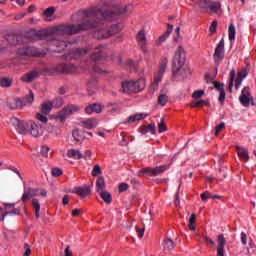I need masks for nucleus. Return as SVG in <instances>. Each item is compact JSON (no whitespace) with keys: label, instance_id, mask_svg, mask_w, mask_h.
Returning a JSON list of instances; mask_svg holds the SVG:
<instances>
[{"label":"nucleus","instance_id":"f257e3e1","mask_svg":"<svg viewBox=\"0 0 256 256\" xmlns=\"http://www.w3.org/2000/svg\"><path fill=\"white\" fill-rule=\"evenodd\" d=\"M133 11V5L128 4L124 8H117L114 10L94 8L91 10H84L83 17L86 18V21H97L95 27H99V23L102 21H117L121 15L125 13H131Z\"/></svg>","mask_w":256,"mask_h":256},{"label":"nucleus","instance_id":"f03ea898","mask_svg":"<svg viewBox=\"0 0 256 256\" xmlns=\"http://www.w3.org/2000/svg\"><path fill=\"white\" fill-rule=\"evenodd\" d=\"M187 56L183 46H178L174 58L172 60V77L176 81L187 79V75H191V69L185 67Z\"/></svg>","mask_w":256,"mask_h":256},{"label":"nucleus","instance_id":"7ed1b4c3","mask_svg":"<svg viewBox=\"0 0 256 256\" xmlns=\"http://www.w3.org/2000/svg\"><path fill=\"white\" fill-rule=\"evenodd\" d=\"M98 21L87 20L84 17V21L81 24H72V25H60L55 27V31L60 33V35H75L81 33V31H87L89 29H95V26L98 24Z\"/></svg>","mask_w":256,"mask_h":256},{"label":"nucleus","instance_id":"20e7f679","mask_svg":"<svg viewBox=\"0 0 256 256\" xmlns=\"http://www.w3.org/2000/svg\"><path fill=\"white\" fill-rule=\"evenodd\" d=\"M145 89V79H138L137 81H123L121 84L122 93L131 94V93H139V91H143Z\"/></svg>","mask_w":256,"mask_h":256},{"label":"nucleus","instance_id":"39448f33","mask_svg":"<svg viewBox=\"0 0 256 256\" xmlns=\"http://www.w3.org/2000/svg\"><path fill=\"white\" fill-rule=\"evenodd\" d=\"M196 5L201 13H219L221 10V2L212 0H198Z\"/></svg>","mask_w":256,"mask_h":256},{"label":"nucleus","instance_id":"423d86ee","mask_svg":"<svg viewBox=\"0 0 256 256\" xmlns=\"http://www.w3.org/2000/svg\"><path fill=\"white\" fill-rule=\"evenodd\" d=\"M73 71H75V65L71 63H61L55 67L47 69V73H49L50 75H67L69 73H73Z\"/></svg>","mask_w":256,"mask_h":256},{"label":"nucleus","instance_id":"0eeeda50","mask_svg":"<svg viewBox=\"0 0 256 256\" xmlns=\"http://www.w3.org/2000/svg\"><path fill=\"white\" fill-rule=\"evenodd\" d=\"M169 169V164L156 166L154 168L147 167L143 168L138 172L139 175H149L150 177H157V175H163L165 171Z\"/></svg>","mask_w":256,"mask_h":256},{"label":"nucleus","instance_id":"6e6552de","mask_svg":"<svg viewBox=\"0 0 256 256\" xmlns=\"http://www.w3.org/2000/svg\"><path fill=\"white\" fill-rule=\"evenodd\" d=\"M26 127L28 128V133L35 139H39V137H43V127L41 124H37L35 121L30 120L26 122Z\"/></svg>","mask_w":256,"mask_h":256},{"label":"nucleus","instance_id":"1a4fd4ad","mask_svg":"<svg viewBox=\"0 0 256 256\" xmlns=\"http://www.w3.org/2000/svg\"><path fill=\"white\" fill-rule=\"evenodd\" d=\"M79 111V107L70 104L68 106H65L56 116V119H59L61 123H65L67 121V117L69 115H73V113H77Z\"/></svg>","mask_w":256,"mask_h":256},{"label":"nucleus","instance_id":"9d476101","mask_svg":"<svg viewBox=\"0 0 256 256\" xmlns=\"http://www.w3.org/2000/svg\"><path fill=\"white\" fill-rule=\"evenodd\" d=\"M107 46L103 44H99L94 48V51L91 55L92 61H103L107 59Z\"/></svg>","mask_w":256,"mask_h":256},{"label":"nucleus","instance_id":"9b49d317","mask_svg":"<svg viewBox=\"0 0 256 256\" xmlns=\"http://www.w3.org/2000/svg\"><path fill=\"white\" fill-rule=\"evenodd\" d=\"M16 54L19 57H39L41 55V52H39V49L35 47L27 46L18 48Z\"/></svg>","mask_w":256,"mask_h":256},{"label":"nucleus","instance_id":"f8f14e48","mask_svg":"<svg viewBox=\"0 0 256 256\" xmlns=\"http://www.w3.org/2000/svg\"><path fill=\"white\" fill-rule=\"evenodd\" d=\"M10 123L11 125H13V127H15L19 135H27L28 128H27V123H25V121L20 120L17 117H13L10 119Z\"/></svg>","mask_w":256,"mask_h":256},{"label":"nucleus","instance_id":"ddd939ff","mask_svg":"<svg viewBox=\"0 0 256 256\" xmlns=\"http://www.w3.org/2000/svg\"><path fill=\"white\" fill-rule=\"evenodd\" d=\"M213 57L216 63H221L225 59V40L223 38L217 44Z\"/></svg>","mask_w":256,"mask_h":256},{"label":"nucleus","instance_id":"4468645a","mask_svg":"<svg viewBox=\"0 0 256 256\" xmlns=\"http://www.w3.org/2000/svg\"><path fill=\"white\" fill-rule=\"evenodd\" d=\"M217 244V256H225V245H227L225 235L220 234L217 236Z\"/></svg>","mask_w":256,"mask_h":256},{"label":"nucleus","instance_id":"2eb2a0df","mask_svg":"<svg viewBox=\"0 0 256 256\" xmlns=\"http://www.w3.org/2000/svg\"><path fill=\"white\" fill-rule=\"evenodd\" d=\"M136 40L141 51H147V37L145 36V30L142 29L137 33Z\"/></svg>","mask_w":256,"mask_h":256},{"label":"nucleus","instance_id":"dca6fc26","mask_svg":"<svg viewBox=\"0 0 256 256\" xmlns=\"http://www.w3.org/2000/svg\"><path fill=\"white\" fill-rule=\"evenodd\" d=\"M250 97H253L251 95V88L249 86H245L241 91V95L239 96L241 105H247L249 103Z\"/></svg>","mask_w":256,"mask_h":256},{"label":"nucleus","instance_id":"f3484780","mask_svg":"<svg viewBox=\"0 0 256 256\" xmlns=\"http://www.w3.org/2000/svg\"><path fill=\"white\" fill-rule=\"evenodd\" d=\"M72 193H76L81 199H85V197L91 195V188L89 186L76 187L75 190H72Z\"/></svg>","mask_w":256,"mask_h":256},{"label":"nucleus","instance_id":"a211bd4d","mask_svg":"<svg viewBox=\"0 0 256 256\" xmlns=\"http://www.w3.org/2000/svg\"><path fill=\"white\" fill-rule=\"evenodd\" d=\"M5 39L10 45H21L23 43V36L21 35L8 34Z\"/></svg>","mask_w":256,"mask_h":256},{"label":"nucleus","instance_id":"6ab92c4d","mask_svg":"<svg viewBox=\"0 0 256 256\" xmlns=\"http://www.w3.org/2000/svg\"><path fill=\"white\" fill-rule=\"evenodd\" d=\"M35 79H39V72L33 70L24 74L21 78V81H24V83H33Z\"/></svg>","mask_w":256,"mask_h":256},{"label":"nucleus","instance_id":"aec40b11","mask_svg":"<svg viewBox=\"0 0 256 256\" xmlns=\"http://www.w3.org/2000/svg\"><path fill=\"white\" fill-rule=\"evenodd\" d=\"M99 122H97V119L95 118H88L87 120H83L80 122L81 127L84 129H95Z\"/></svg>","mask_w":256,"mask_h":256},{"label":"nucleus","instance_id":"412c9836","mask_svg":"<svg viewBox=\"0 0 256 256\" xmlns=\"http://www.w3.org/2000/svg\"><path fill=\"white\" fill-rule=\"evenodd\" d=\"M102 111L103 106H101V104L98 103L90 104L85 108V113H87V115H91L92 113H101Z\"/></svg>","mask_w":256,"mask_h":256},{"label":"nucleus","instance_id":"4be33fe9","mask_svg":"<svg viewBox=\"0 0 256 256\" xmlns=\"http://www.w3.org/2000/svg\"><path fill=\"white\" fill-rule=\"evenodd\" d=\"M23 107H27V105H33V101H35V95L33 94V90H29V94L20 98Z\"/></svg>","mask_w":256,"mask_h":256},{"label":"nucleus","instance_id":"5701e85b","mask_svg":"<svg viewBox=\"0 0 256 256\" xmlns=\"http://www.w3.org/2000/svg\"><path fill=\"white\" fill-rule=\"evenodd\" d=\"M6 107L10 109V111H15L17 109H23V104L21 103V98H16L14 101L6 102Z\"/></svg>","mask_w":256,"mask_h":256},{"label":"nucleus","instance_id":"b1692460","mask_svg":"<svg viewBox=\"0 0 256 256\" xmlns=\"http://www.w3.org/2000/svg\"><path fill=\"white\" fill-rule=\"evenodd\" d=\"M173 33V25L168 24L167 30L162 34L156 41V45H161V43H165L167 41V38Z\"/></svg>","mask_w":256,"mask_h":256},{"label":"nucleus","instance_id":"393cba45","mask_svg":"<svg viewBox=\"0 0 256 256\" xmlns=\"http://www.w3.org/2000/svg\"><path fill=\"white\" fill-rule=\"evenodd\" d=\"M236 150L238 153V157L242 159L244 163H247V161H249V150L240 146H236Z\"/></svg>","mask_w":256,"mask_h":256},{"label":"nucleus","instance_id":"a878e982","mask_svg":"<svg viewBox=\"0 0 256 256\" xmlns=\"http://www.w3.org/2000/svg\"><path fill=\"white\" fill-rule=\"evenodd\" d=\"M145 117H149V114L137 113V114L129 116L127 123L129 125H131V123H135V121H143V119H145Z\"/></svg>","mask_w":256,"mask_h":256},{"label":"nucleus","instance_id":"bb28decb","mask_svg":"<svg viewBox=\"0 0 256 256\" xmlns=\"http://www.w3.org/2000/svg\"><path fill=\"white\" fill-rule=\"evenodd\" d=\"M94 39H109V34H107V30L98 29L93 32Z\"/></svg>","mask_w":256,"mask_h":256},{"label":"nucleus","instance_id":"cd10ccee","mask_svg":"<svg viewBox=\"0 0 256 256\" xmlns=\"http://www.w3.org/2000/svg\"><path fill=\"white\" fill-rule=\"evenodd\" d=\"M100 197H101V199H103V201H104V203H106V205H111V203L113 202V196L107 190L101 191Z\"/></svg>","mask_w":256,"mask_h":256},{"label":"nucleus","instance_id":"c85d7f7f","mask_svg":"<svg viewBox=\"0 0 256 256\" xmlns=\"http://www.w3.org/2000/svg\"><path fill=\"white\" fill-rule=\"evenodd\" d=\"M67 156L70 157L71 159H83V154L81 153V151L75 149L68 150Z\"/></svg>","mask_w":256,"mask_h":256},{"label":"nucleus","instance_id":"c756f323","mask_svg":"<svg viewBox=\"0 0 256 256\" xmlns=\"http://www.w3.org/2000/svg\"><path fill=\"white\" fill-rule=\"evenodd\" d=\"M51 109H53V102H44L41 106V113L49 115L51 113Z\"/></svg>","mask_w":256,"mask_h":256},{"label":"nucleus","instance_id":"7c9ffc66","mask_svg":"<svg viewBox=\"0 0 256 256\" xmlns=\"http://www.w3.org/2000/svg\"><path fill=\"white\" fill-rule=\"evenodd\" d=\"M30 191L32 193V197H38V195H41V197H47V190L45 189L30 187Z\"/></svg>","mask_w":256,"mask_h":256},{"label":"nucleus","instance_id":"2f4dec72","mask_svg":"<svg viewBox=\"0 0 256 256\" xmlns=\"http://www.w3.org/2000/svg\"><path fill=\"white\" fill-rule=\"evenodd\" d=\"M163 245L164 249H167L168 251H173V249H175V242L169 237L164 239Z\"/></svg>","mask_w":256,"mask_h":256},{"label":"nucleus","instance_id":"473e14b6","mask_svg":"<svg viewBox=\"0 0 256 256\" xmlns=\"http://www.w3.org/2000/svg\"><path fill=\"white\" fill-rule=\"evenodd\" d=\"M196 221H197V215L191 214L188 222V229L190 231H197V226H195Z\"/></svg>","mask_w":256,"mask_h":256},{"label":"nucleus","instance_id":"72a5a7b5","mask_svg":"<svg viewBox=\"0 0 256 256\" xmlns=\"http://www.w3.org/2000/svg\"><path fill=\"white\" fill-rule=\"evenodd\" d=\"M119 31H121V28H119V25L118 24H113L106 31V35H108V37H112V35H117V33H119Z\"/></svg>","mask_w":256,"mask_h":256},{"label":"nucleus","instance_id":"f704fd0d","mask_svg":"<svg viewBox=\"0 0 256 256\" xmlns=\"http://www.w3.org/2000/svg\"><path fill=\"white\" fill-rule=\"evenodd\" d=\"M96 191L97 193H99V191H103V189H105L106 184H105V177L103 176H99L97 181H96Z\"/></svg>","mask_w":256,"mask_h":256},{"label":"nucleus","instance_id":"c9c22d12","mask_svg":"<svg viewBox=\"0 0 256 256\" xmlns=\"http://www.w3.org/2000/svg\"><path fill=\"white\" fill-rule=\"evenodd\" d=\"M72 137H73L74 141H76V143H79L85 139V136H83V134H81V130H79V129H75L72 131Z\"/></svg>","mask_w":256,"mask_h":256},{"label":"nucleus","instance_id":"e433bc0d","mask_svg":"<svg viewBox=\"0 0 256 256\" xmlns=\"http://www.w3.org/2000/svg\"><path fill=\"white\" fill-rule=\"evenodd\" d=\"M13 85V79L9 77L0 78V87L9 88Z\"/></svg>","mask_w":256,"mask_h":256},{"label":"nucleus","instance_id":"4c0bfd02","mask_svg":"<svg viewBox=\"0 0 256 256\" xmlns=\"http://www.w3.org/2000/svg\"><path fill=\"white\" fill-rule=\"evenodd\" d=\"M32 197H33V194L31 192V187H28L27 189H24V193L22 195L21 202L27 203V201H29V199H31Z\"/></svg>","mask_w":256,"mask_h":256},{"label":"nucleus","instance_id":"58836bf2","mask_svg":"<svg viewBox=\"0 0 256 256\" xmlns=\"http://www.w3.org/2000/svg\"><path fill=\"white\" fill-rule=\"evenodd\" d=\"M21 210L19 208H13L12 211L5 212L0 216V221H5V217H9V215H20Z\"/></svg>","mask_w":256,"mask_h":256},{"label":"nucleus","instance_id":"ea45409f","mask_svg":"<svg viewBox=\"0 0 256 256\" xmlns=\"http://www.w3.org/2000/svg\"><path fill=\"white\" fill-rule=\"evenodd\" d=\"M236 33H237V31L235 30V25L230 24V26L228 28V39H229V41H235Z\"/></svg>","mask_w":256,"mask_h":256},{"label":"nucleus","instance_id":"a19ab883","mask_svg":"<svg viewBox=\"0 0 256 256\" xmlns=\"http://www.w3.org/2000/svg\"><path fill=\"white\" fill-rule=\"evenodd\" d=\"M168 102H169V96H167L166 94H160L158 96V105L165 107V105H167Z\"/></svg>","mask_w":256,"mask_h":256},{"label":"nucleus","instance_id":"79ce46f5","mask_svg":"<svg viewBox=\"0 0 256 256\" xmlns=\"http://www.w3.org/2000/svg\"><path fill=\"white\" fill-rule=\"evenodd\" d=\"M235 81V69H232L230 71V82L228 85V91L229 93H233V82Z\"/></svg>","mask_w":256,"mask_h":256},{"label":"nucleus","instance_id":"37998d69","mask_svg":"<svg viewBox=\"0 0 256 256\" xmlns=\"http://www.w3.org/2000/svg\"><path fill=\"white\" fill-rule=\"evenodd\" d=\"M168 63H169V60L167 58H163L161 60L159 75H163V73H165V70L167 69V64Z\"/></svg>","mask_w":256,"mask_h":256},{"label":"nucleus","instance_id":"c03bdc74","mask_svg":"<svg viewBox=\"0 0 256 256\" xmlns=\"http://www.w3.org/2000/svg\"><path fill=\"white\" fill-rule=\"evenodd\" d=\"M55 11H56V8L52 6V7L47 8L43 12V15H44V17H47V19H49V17H53V15H55Z\"/></svg>","mask_w":256,"mask_h":256},{"label":"nucleus","instance_id":"a18cd8bd","mask_svg":"<svg viewBox=\"0 0 256 256\" xmlns=\"http://www.w3.org/2000/svg\"><path fill=\"white\" fill-rule=\"evenodd\" d=\"M165 131H167V125L165 124V119L162 118L158 124V133H165Z\"/></svg>","mask_w":256,"mask_h":256},{"label":"nucleus","instance_id":"49530a36","mask_svg":"<svg viewBox=\"0 0 256 256\" xmlns=\"http://www.w3.org/2000/svg\"><path fill=\"white\" fill-rule=\"evenodd\" d=\"M32 35L35 39H45V37H47V34L41 31H32Z\"/></svg>","mask_w":256,"mask_h":256},{"label":"nucleus","instance_id":"de8ad7c7","mask_svg":"<svg viewBox=\"0 0 256 256\" xmlns=\"http://www.w3.org/2000/svg\"><path fill=\"white\" fill-rule=\"evenodd\" d=\"M101 173H103L101 171V166H99L98 164H96L94 167H93V170H92V177H98V175H101Z\"/></svg>","mask_w":256,"mask_h":256},{"label":"nucleus","instance_id":"09e8293b","mask_svg":"<svg viewBox=\"0 0 256 256\" xmlns=\"http://www.w3.org/2000/svg\"><path fill=\"white\" fill-rule=\"evenodd\" d=\"M247 75H249V69H247V68H242L238 72V78L239 79H245V77H247Z\"/></svg>","mask_w":256,"mask_h":256},{"label":"nucleus","instance_id":"8fccbe9b","mask_svg":"<svg viewBox=\"0 0 256 256\" xmlns=\"http://www.w3.org/2000/svg\"><path fill=\"white\" fill-rule=\"evenodd\" d=\"M135 229L139 239L143 238V236L145 235V224H143L142 228H139V226H135Z\"/></svg>","mask_w":256,"mask_h":256},{"label":"nucleus","instance_id":"3c124183","mask_svg":"<svg viewBox=\"0 0 256 256\" xmlns=\"http://www.w3.org/2000/svg\"><path fill=\"white\" fill-rule=\"evenodd\" d=\"M223 129H225V122H221L215 127V133H214L215 137H217V135H219V133H221V130Z\"/></svg>","mask_w":256,"mask_h":256},{"label":"nucleus","instance_id":"603ef678","mask_svg":"<svg viewBox=\"0 0 256 256\" xmlns=\"http://www.w3.org/2000/svg\"><path fill=\"white\" fill-rule=\"evenodd\" d=\"M32 207L35 209V211H41V204L39 203V199H32Z\"/></svg>","mask_w":256,"mask_h":256},{"label":"nucleus","instance_id":"864d4df0","mask_svg":"<svg viewBox=\"0 0 256 256\" xmlns=\"http://www.w3.org/2000/svg\"><path fill=\"white\" fill-rule=\"evenodd\" d=\"M203 95H205V91H203V90H196V91L193 92L192 97L194 99H201L203 97Z\"/></svg>","mask_w":256,"mask_h":256},{"label":"nucleus","instance_id":"5fc2aeb1","mask_svg":"<svg viewBox=\"0 0 256 256\" xmlns=\"http://www.w3.org/2000/svg\"><path fill=\"white\" fill-rule=\"evenodd\" d=\"M51 173L52 177H61V175H63V170H61V168H53Z\"/></svg>","mask_w":256,"mask_h":256},{"label":"nucleus","instance_id":"6e6d98bb","mask_svg":"<svg viewBox=\"0 0 256 256\" xmlns=\"http://www.w3.org/2000/svg\"><path fill=\"white\" fill-rule=\"evenodd\" d=\"M36 119H38V121H40L41 123H47V121H49V118L41 113L36 114Z\"/></svg>","mask_w":256,"mask_h":256},{"label":"nucleus","instance_id":"4d7b16f0","mask_svg":"<svg viewBox=\"0 0 256 256\" xmlns=\"http://www.w3.org/2000/svg\"><path fill=\"white\" fill-rule=\"evenodd\" d=\"M49 150V146H42L40 151L42 157H49Z\"/></svg>","mask_w":256,"mask_h":256},{"label":"nucleus","instance_id":"13d9d810","mask_svg":"<svg viewBox=\"0 0 256 256\" xmlns=\"http://www.w3.org/2000/svg\"><path fill=\"white\" fill-rule=\"evenodd\" d=\"M212 83H213L215 89H217V91H219L220 93H221V91H225V88H223L224 87L223 83H219L217 81H213Z\"/></svg>","mask_w":256,"mask_h":256},{"label":"nucleus","instance_id":"bf43d9fd","mask_svg":"<svg viewBox=\"0 0 256 256\" xmlns=\"http://www.w3.org/2000/svg\"><path fill=\"white\" fill-rule=\"evenodd\" d=\"M127 189H129V184H127V183H120L119 184L118 191L120 193H124V191H127Z\"/></svg>","mask_w":256,"mask_h":256},{"label":"nucleus","instance_id":"052dcab7","mask_svg":"<svg viewBox=\"0 0 256 256\" xmlns=\"http://www.w3.org/2000/svg\"><path fill=\"white\" fill-rule=\"evenodd\" d=\"M93 71L94 73H98L99 75H101L102 73H107V70H104L103 68L97 65L93 66Z\"/></svg>","mask_w":256,"mask_h":256},{"label":"nucleus","instance_id":"680f3d73","mask_svg":"<svg viewBox=\"0 0 256 256\" xmlns=\"http://www.w3.org/2000/svg\"><path fill=\"white\" fill-rule=\"evenodd\" d=\"M209 31L211 33H217V20H213V22L210 25Z\"/></svg>","mask_w":256,"mask_h":256},{"label":"nucleus","instance_id":"e2e57ef3","mask_svg":"<svg viewBox=\"0 0 256 256\" xmlns=\"http://www.w3.org/2000/svg\"><path fill=\"white\" fill-rule=\"evenodd\" d=\"M63 98H61V97H58V98H56V100H55V107H56V109H59V107H63Z\"/></svg>","mask_w":256,"mask_h":256},{"label":"nucleus","instance_id":"0e129e2a","mask_svg":"<svg viewBox=\"0 0 256 256\" xmlns=\"http://www.w3.org/2000/svg\"><path fill=\"white\" fill-rule=\"evenodd\" d=\"M243 107H249V105H252V107H256L255 100L253 99V96L248 98V103L247 104H242Z\"/></svg>","mask_w":256,"mask_h":256},{"label":"nucleus","instance_id":"69168bd1","mask_svg":"<svg viewBox=\"0 0 256 256\" xmlns=\"http://www.w3.org/2000/svg\"><path fill=\"white\" fill-rule=\"evenodd\" d=\"M24 249H25V253L24 256H29L31 255V246L28 243L24 244Z\"/></svg>","mask_w":256,"mask_h":256},{"label":"nucleus","instance_id":"338daca9","mask_svg":"<svg viewBox=\"0 0 256 256\" xmlns=\"http://www.w3.org/2000/svg\"><path fill=\"white\" fill-rule=\"evenodd\" d=\"M146 129H148V132L152 133V135H155V123L149 124L146 126Z\"/></svg>","mask_w":256,"mask_h":256},{"label":"nucleus","instance_id":"774afa93","mask_svg":"<svg viewBox=\"0 0 256 256\" xmlns=\"http://www.w3.org/2000/svg\"><path fill=\"white\" fill-rule=\"evenodd\" d=\"M64 256H73V251H71V246H67L64 250Z\"/></svg>","mask_w":256,"mask_h":256}]
</instances>
